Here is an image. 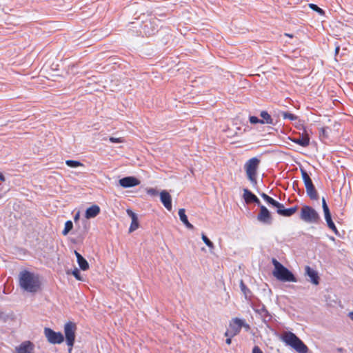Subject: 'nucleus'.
<instances>
[{"label": "nucleus", "instance_id": "nucleus-1", "mask_svg": "<svg viewBox=\"0 0 353 353\" xmlns=\"http://www.w3.org/2000/svg\"><path fill=\"white\" fill-rule=\"evenodd\" d=\"M19 283L20 287L28 292L35 293L41 289L39 276L27 270L20 272Z\"/></svg>", "mask_w": 353, "mask_h": 353}, {"label": "nucleus", "instance_id": "nucleus-2", "mask_svg": "<svg viewBox=\"0 0 353 353\" xmlns=\"http://www.w3.org/2000/svg\"><path fill=\"white\" fill-rule=\"evenodd\" d=\"M281 339L286 345L292 347L299 353H307V345L293 332H285L282 334Z\"/></svg>", "mask_w": 353, "mask_h": 353}, {"label": "nucleus", "instance_id": "nucleus-3", "mask_svg": "<svg viewBox=\"0 0 353 353\" xmlns=\"http://www.w3.org/2000/svg\"><path fill=\"white\" fill-rule=\"evenodd\" d=\"M272 263L274 265V270L272 274L275 278L279 281L283 282H296L297 279L292 272H290L287 268L283 266L276 259H272Z\"/></svg>", "mask_w": 353, "mask_h": 353}, {"label": "nucleus", "instance_id": "nucleus-4", "mask_svg": "<svg viewBox=\"0 0 353 353\" xmlns=\"http://www.w3.org/2000/svg\"><path fill=\"white\" fill-rule=\"evenodd\" d=\"M259 164L260 159L257 157H252L248 160L244 165L247 177L253 185H256L257 183L256 175Z\"/></svg>", "mask_w": 353, "mask_h": 353}, {"label": "nucleus", "instance_id": "nucleus-5", "mask_svg": "<svg viewBox=\"0 0 353 353\" xmlns=\"http://www.w3.org/2000/svg\"><path fill=\"white\" fill-rule=\"evenodd\" d=\"M301 172L302 179L303 181V183H304V185H305V187L306 189L307 194L312 200H317L319 199L318 192L312 183V179H310V176H309V174L303 169H301Z\"/></svg>", "mask_w": 353, "mask_h": 353}, {"label": "nucleus", "instance_id": "nucleus-6", "mask_svg": "<svg viewBox=\"0 0 353 353\" xmlns=\"http://www.w3.org/2000/svg\"><path fill=\"white\" fill-rule=\"evenodd\" d=\"M300 219L306 223H316L319 219V216L312 207L304 205L301 209Z\"/></svg>", "mask_w": 353, "mask_h": 353}, {"label": "nucleus", "instance_id": "nucleus-7", "mask_svg": "<svg viewBox=\"0 0 353 353\" xmlns=\"http://www.w3.org/2000/svg\"><path fill=\"white\" fill-rule=\"evenodd\" d=\"M77 325L74 323L69 321L64 325V334L66 343L69 347V352L72 349L75 341Z\"/></svg>", "mask_w": 353, "mask_h": 353}, {"label": "nucleus", "instance_id": "nucleus-8", "mask_svg": "<svg viewBox=\"0 0 353 353\" xmlns=\"http://www.w3.org/2000/svg\"><path fill=\"white\" fill-rule=\"evenodd\" d=\"M243 326H245L243 320L238 318L233 319L229 324L228 329L225 332V336L234 337L241 332Z\"/></svg>", "mask_w": 353, "mask_h": 353}, {"label": "nucleus", "instance_id": "nucleus-9", "mask_svg": "<svg viewBox=\"0 0 353 353\" xmlns=\"http://www.w3.org/2000/svg\"><path fill=\"white\" fill-rule=\"evenodd\" d=\"M44 334L48 342L52 344H60L64 341L63 335L61 332H56L49 327L44 329Z\"/></svg>", "mask_w": 353, "mask_h": 353}, {"label": "nucleus", "instance_id": "nucleus-10", "mask_svg": "<svg viewBox=\"0 0 353 353\" xmlns=\"http://www.w3.org/2000/svg\"><path fill=\"white\" fill-rule=\"evenodd\" d=\"M260 212L257 215V219L265 223H270L272 221L271 214L266 207L260 204Z\"/></svg>", "mask_w": 353, "mask_h": 353}, {"label": "nucleus", "instance_id": "nucleus-11", "mask_svg": "<svg viewBox=\"0 0 353 353\" xmlns=\"http://www.w3.org/2000/svg\"><path fill=\"white\" fill-rule=\"evenodd\" d=\"M34 345L30 341L21 343L16 347V353H34Z\"/></svg>", "mask_w": 353, "mask_h": 353}, {"label": "nucleus", "instance_id": "nucleus-12", "mask_svg": "<svg viewBox=\"0 0 353 353\" xmlns=\"http://www.w3.org/2000/svg\"><path fill=\"white\" fill-rule=\"evenodd\" d=\"M119 184L123 188H132L140 184V181L134 176H126L119 180Z\"/></svg>", "mask_w": 353, "mask_h": 353}, {"label": "nucleus", "instance_id": "nucleus-13", "mask_svg": "<svg viewBox=\"0 0 353 353\" xmlns=\"http://www.w3.org/2000/svg\"><path fill=\"white\" fill-rule=\"evenodd\" d=\"M160 199L164 207L169 211L172 210V198L170 194L165 190L160 193Z\"/></svg>", "mask_w": 353, "mask_h": 353}, {"label": "nucleus", "instance_id": "nucleus-14", "mask_svg": "<svg viewBox=\"0 0 353 353\" xmlns=\"http://www.w3.org/2000/svg\"><path fill=\"white\" fill-rule=\"evenodd\" d=\"M243 199L247 203L253 202L258 205H260L261 204V202L257 196L248 189L243 190Z\"/></svg>", "mask_w": 353, "mask_h": 353}, {"label": "nucleus", "instance_id": "nucleus-15", "mask_svg": "<svg viewBox=\"0 0 353 353\" xmlns=\"http://www.w3.org/2000/svg\"><path fill=\"white\" fill-rule=\"evenodd\" d=\"M101 212L100 207L97 205H92L89 207L85 213V217L87 219L96 217Z\"/></svg>", "mask_w": 353, "mask_h": 353}, {"label": "nucleus", "instance_id": "nucleus-16", "mask_svg": "<svg viewBox=\"0 0 353 353\" xmlns=\"http://www.w3.org/2000/svg\"><path fill=\"white\" fill-rule=\"evenodd\" d=\"M305 273L310 278V281L314 285L319 283V276L316 270L311 268L310 266L305 267Z\"/></svg>", "mask_w": 353, "mask_h": 353}, {"label": "nucleus", "instance_id": "nucleus-17", "mask_svg": "<svg viewBox=\"0 0 353 353\" xmlns=\"http://www.w3.org/2000/svg\"><path fill=\"white\" fill-rule=\"evenodd\" d=\"M127 214L129 215V216L132 219V222L129 228V232H132L134 230H136L139 228V221L137 216L136 214L132 212L131 210H127Z\"/></svg>", "mask_w": 353, "mask_h": 353}, {"label": "nucleus", "instance_id": "nucleus-18", "mask_svg": "<svg viewBox=\"0 0 353 353\" xmlns=\"http://www.w3.org/2000/svg\"><path fill=\"white\" fill-rule=\"evenodd\" d=\"M291 140L294 143H295L302 147H307L310 144V137L307 134H303L299 138L291 139Z\"/></svg>", "mask_w": 353, "mask_h": 353}, {"label": "nucleus", "instance_id": "nucleus-19", "mask_svg": "<svg viewBox=\"0 0 353 353\" xmlns=\"http://www.w3.org/2000/svg\"><path fill=\"white\" fill-rule=\"evenodd\" d=\"M260 195L269 205L276 208V210H279V208H283V205L282 203H279L265 193H261Z\"/></svg>", "mask_w": 353, "mask_h": 353}, {"label": "nucleus", "instance_id": "nucleus-20", "mask_svg": "<svg viewBox=\"0 0 353 353\" xmlns=\"http://www.w3.org/2000/svg\"><path fill=\"white\" fill-rule=\"evenodd\" d=\"M298 210L297 206H294L288 209H285L283 208H279V210H276V212L283 216H291L293 215Z\"/></svg>", "mask_w": 353, "mask_h": 353}, {"label": "nucleus", "instance_id": "nucleus-21", "mask_svg": "<svg viewBox=\"0 0 353 353\" xmlns=\"http://www.w3.org/2000/svg\"><path fill=\"white\" fill-rule=\"evenodd\" d=\"M74 254L77 256V263H78L80 268L83 271L88 270L89 264H88V261L78 252L74 251Z\"/></svg>", "mask_w": 353, "mask_h": 353}, {"label": "nucleus", "instance_id": "nucleus-22", "mask_svg": "<svg viewBox=\"0 0 353 353\" xmlns=\"http://www.w3.org/2000/svg\"><path fill=\"white\" fill-rule=\"evenodd\" d=\"M325 219L327 222L328 228L332 230L336 234H339V231L335 226L334 223L332 221L330 212L324 213Z\"/></svg>", "mask_w": 353, "mask_h": 353}, {"label": "nucleus", "instance_id": "nucleus-23", "mask_svg": "<svg viewBox=\"0 0 353 353\" xmlns=\"http://www.w3.org/2000/svg\"><path fill=\"white\" fill-rule=\"evenodd\" d=\"M260 116L262 118L260 119L261 121V124L272 125L274 123L273 119L267 111H261Z\"/></svg>", "mask_w": 353, "mask_h": 353}, {"label": "nucleus", "instance_id": "nucleus-24", "mask_svg": "<svg viewBox=\"0 0 353 353\" xmlns=\"http://www.w3.org/2000/svg\"><path fill=\"white\" fill-rule=\"evenodd\" d=\"M65 164L70 168L82 167L83 164L79 161L75 160H67Z\"/></svg>", "mask_w": 353, "mask_h": 353}, {"label": "nucleus", "instance_id": "nucleus-25", "mask_svg": "<svg viewBox=\"0 0 353 353\" xmlns=\"http://www.w3.org/2000/svg\"><path fill=\"white\" fill-rule=\"evenodd\" d=\"M281 115L284 119H289L290 121H296L298 119L296 115L288 112H283Z\"/></svg>", "mask_w": 353, "mask_h": 353}, {"label": "nucleus", "instance_id": "nucleus-26", "mask_svg": "<svg viewBox=\"0 0 353 353\" xmlns=\"http://www.w3.org/2000/svg\"><path fill=\"white\" fill-rule=\"evenodd\" d=\"M73 224L71 221H67L65 223V227L63 230L62 231V234L63 235H66L68 234V232L72 229Z\"/></svg>", "mask_w": 353, "mask_h": 353}, {"label": "nucleus", "instance_id": "nucleus-27", "mask_svg": "<svg viewBox=\"0 0 353 353\" xmlns=\"http://www.w3.org/2000/svg\"><path fill=\"white\" fill-rule=\"evenodd\" d=\"M330 128L328 127H322L319 130V136L324 139H328L329 138V133L328 130Z\"/></svg>", "mask_w": 353, "mask_h": 353}, {"label": "nucleus", "instance_id": "nucleus-28", "mask_svg": "<svg viewBox=\"0 0 353 353\" xmlns=\"http://www.w3.org/2000/svg\"><path fill=\"white\" fill-rule=\"evenodd\" d=\"M179 216L180 218V220L183 222V224L187 223L188 221V217L185 215V209L181 208L179 210Z\"/></svg>", "mask_w": 353, "mask_h": 353}, {"label": "nucleus", "instance_id": "nucleus-29", "mask_svg": "<svg viewBox=\"0 0 353 353\" xmlns=\"http://www.w3.org/2000/svg\"><path fill=\"white\" fill-rule=\"evenodd\" d=\"M201 238L210 249H213L214 248V243L204 234H202Z\"/></svg>", "mask_w": 353, "mask_h": 353}, {"label": "nucleus", "instance_id": "nucleus-30", "mask_svg": "<svg viewBox=\"0 0 353 353\" xmlns=\"http://www.w3.org/2000/svg\"><path fill=\"white\" fill-rule=\"evenodd\" d=\"M310 8H312L313 10L317 12L320 14H324V11L319 7H318L316 4L310 3L309 5Z\"/></svg>", "mask_w": 353, "mask_h": 353}, {"label": "nucleus", "instance_id": "nucleus-31", "mask_svg": "<svg viewBox=\"0 0 353 353\" xmlns=\"http://www.w3.org/2000/svg\"><path fill=\"white\" fill-rule=\"evenodd\" d=\"M109 141L111 142V143H124L125 141V139L122 137H119V138H115V137H110L109 138Z\"/></svg>", "mask_w": 353, "mask_h": 353}, {"label": "nucleus", "instance_id": "nucleus-32", "mask_svg": "<svg viewBox=\"0 0 353 353\" xmlns=\"http://www.w3.org/2000/svg\"><path fill=\"white\" fill-rule=\"evenodd\" d=\"M249 121L252 124L261 123V121L255 116H250Z\"/></svg>", "mask_w": 353, "mask_h": 353}, {"label": "nucleus", "instance_id": "nucleus-33", "mask_svg": "<svg viewBox=\"0 0 353 353\" xmlns=\"http://www.w3.org/2000/svg\"><path fill=\"white\" fill-rule=\"evenodd\" d=\"M240 287L242 292L244 293L245 295H246L247 292H249V289L247 288V286L245 285L244 282L242 280L240 282Z\"/></svg>", "mask_w": 353, "mask_h": 353}, {"label": "nucleus", "instance_id": "nucleus-34", "mask_svg": "<svg viewBox=\"0 0 353 353\" xmlns=\"http://www.w3.org/2000/svg\"><path fill=\"white\" fill-rule=\"evenodd\" d=\"M73 276L79 281H81L82 279L80 275L79 270L77 268H74V270L72 271Z\"/></svg>", "mask_w": 353, "mask_h": 353}, {"label": "nucleus", "instance_id": "nucleus-35", "mask_svg": "<svg viewBox=\"0 0 353 353\" xmlns=\"http://www.w3.org/2000/svg\"><path fill=\"white\" fill-rule=\"evenodd\" d=\"M322 207H323L324 213H325L327 212H330L329 208H328V206L326 203L325 199L324 198H323V199H322Z\"/></svg>", "mask_w": 353, "mask_h": 353}, {"label": "nucleus", "instance_id": "nucleus-36", "mask_svg": "<svg viewBox=\"0 0 353 353\" xmlns=\"http://www.w3.org/2000/svg\"><path fill=\"white\" fill-rule=\"evenodd\" d=\"M147 193L151 196H156L158 194V191L154 188H148L147 190Z\"/></svg>", "mask_w": 353, "mask_h": 353}, {"label": "nucleus", "instance_id": "nucleus-37", "mask_svg": "<svg viewBox=\"0 0 353 353\" xmlns=\"http://www.w3.org/2000/svg\"><path fill=\"white\" fill-rule=\"evenodd\" d=\"M252 353H263L259 346H254L252 349Z\"/></svg>", "mask_w": 353, "mask_h": 353}, {"label": "nucleus", "instance_id": "nucleus-38", "mask_svg": "<svg viewBox=\"0 0 353 353\" xmlns=\"http://www.w3.org/2000/svg\"><path fill=\"white\" fill-rule=\"evenodd\" d=\"M188 229H190V230H193L194 229V226L192 224H191L189 221H188L187 223H185L184 224Z\"/></svg>", "mask_w": 353, "mask_h": 353}, {"label": "nucleus", "instance_id": "nucleus-39", "mask_svg": "<svg viewBox=\"0 0 353 353\" xmlns=\"http://www.w3.org/2000/svg\"><path fill=\"white\" fill-rule=\"evenodd\" d=\"M227 339L225 340V343L228 344V345H230L231 343H232V337H230V336H227Z\"/></svg>", "mask_w": 353, "mask_h": 353}, {"label": "nucleus", "instance_id": "nucleus-40", "mask_svg": "<svg viewBox=\"0 0 353 353\" xmlns=\"http://www.w3.org/2000/svg\"><path fill=\"white\" fill-rule=\"evenodd\" d=\"M0 181L4 182L6 181L5 176L0 172Z\"/></svg>", "mask_w": 353, "mask_h": 353}, {"label": "nucleus", "instance_id": "nucleus-41", "mask_svg": "<svg viewBox=\"0 0 353 353\" xmlns=\"http://www.w3.org/2000/svg\"><path fill=\"white\" fill-rule=\"evenodd\" d=\"M348 316L350 318L351 320L353 321V312H350L349 314H348Z\"/></svg>", "mask_w": 353, "mask_h": 353}, {"label": "nucleus", "instance_id": "nucleus-42", "mask_svg": "<svg viewBox=\"0 0 353 353\" xmlns=\"http://www.w3.org/2000/svg\"><path fill=\"white\" fill-rule=\"evenodd\" d=\"M339 50H340V47L339 46H336V48H335V54H336L339 53Z\"/></svg>", "mask_w": 353, "mask_h": 353}, {"label": "nucleus", "instance_id": "nucleus-43", "mask_svg": "<svg viewBox=\"0 0 353 353\" xmlns=\"http://www.w3.org/2000/svg\"><path fill=\"white\" fill-rule=\"evenodd\" d=\"M285 36L288 37L290 38H292L293 37V34H288V33H285Z\"/></svg>", "mask_w": 353, "mask_h": 353}, {"label": "nucleus", "instance_id": "nucleus-44", "mask_svg": "<svg viewBox=\"0 0 353 353\" xmlns=\"http://www.w3.org/2000/svg\"><path fill=\"white\" fill-rule=\"evenodd\" d=\"M78 216H79V215H78V214H77V215H76V216H75V217H74V219H75V220H76V219H78Z\"/></svg>", "mask_w": 353, "mask_h": 353}]
</instances>
